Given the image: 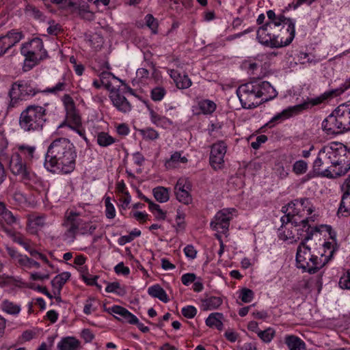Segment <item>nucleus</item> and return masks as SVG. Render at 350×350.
Masks as SVG:
<instances>
[{"instance_id":"nucleus-1","label":"nucleus","mask_w":350,"mask_h":350,"mask_svg":"<svg viewBox=\"0 0 350 350\" xmlns=\"http://www.w3.org/2000/svg\"><path fill=\"white\" fill-rule=\"evenodd\" d=\"M313 169L329 178L343 176L350 170V150L341 143L332 142L319 150Z\"/></svg>"},{"instance_id":"nucleus-2","label":"nucleus","mask_w":350,"mask_h":350,"mask_svg":"<svg viewBox=\"0 0 350 350\" xmlns=\"http://www.w3.org/2000/svg\"><path fill=\"white\" fill-rule=\"evenodd\" d=\"M76 158L75 148L70 141L59 138L50 144L44 165L49 172L66 174L75 170Z\"/></svg>"},{"instance_id":"nucleus-3","label":"nucleus","mask_w":350,"mask_h":350,"mask_svg":"<svg viewBox=\"0 0 350 350\" xmlns=\"http://www.w3.org/2000/svg\"><path fill=\"white\" fill-rule=\"evenodd\" d=\"M237 94L243 108L252 109L258 106L262 101L273 99L277 92L268 81L254 80L239 86Z\"/></svg>"},{"instance_id":"nucleus-4","label":"nucleus","mask_w":350,"mask_h":350,"mask_svg":"<svg viewBox=\"0 0 350 350\" xmlns=\"http://www.w3.org/2000/svg\"><path fill=\"white\" fill-rule=\"evenodd\" d=\"M281 227L278 231V237L286 244H294L298 241L301 243L307 242L312 239L314 234L318 231L308 224L298 222L297 220L284 219Z\"/></svg>"},{"instance_id":"nucleus-5","label":"nucleus","mask_w":350,"mask_h":350,"mask_svg":"<svg viewBox=\"0 0 350 350\" xmlns=\"http://www.w3.org/2000/svg\"><path fill=\"white\" fill-rule=\"evenodd\" d=\"M54 107V104L44 103L42 106L30 105L21 113L19 125L24 131L34 132L41 131L46 121V115L49 112V107Z\"/></svg>"},{"instance_id":"nucleus-6","label":"nucleus","mask_w":350,"mask_h":350,"mask_svg":"<svg viewBox=\"0 0 350 350\" xmlns=\"http://www.w3.org/2000/svg\"><path fill=\"white\" fill-rule=\"evenodd\" d=\"M282 211L286 215L281 217L282 223L284 219L297 220L298 222L308 224L309 221H314L318 215L312 202L308 198L296 199L282 207Z\"/></svg>"},{"instance_id":"nucleus-7","label":"nucleus","mask_w":350,"mask_h":350,"mask_svg":"<svg viewBox=\"0 0 350 350\" xmlns=\"http://www.w3.org/2000/svg\"><path fill=\"white\" fill-rule=\"evenodd\" d=\"M340 88L327 91L319 97L310 99L307 101L304 102L301 104L297 105L295 106L289 107L284 109L282 111L275 114L269 122L267 124L269 127L273 126L275 124L281 122L285 120H287L293 116H295L302 111L308 109L314 105L321 104L324 100L337 97L341 95L342 93H339Z\"/></svg>"},{"instance_id":"nucleus-8","label":"nucleus","mask_w":350,"mask_h":350,"mask_svg":"<svg viewBox=\"0 0 350 350\" xmlns=\"http://www.w3.org/2000/svg\"><path fill=\"white\" fill-rule=\"evenodd\" d=\"M21 53L25 57L23 69L27 72L47 57V51L44 49L42 40L35 38L21 45Z\"/></svg>"},{"instance_id":"nucleus-9","label":"nucleus","mask_w":350,"mask_h":350,"mask_svg":"<svg viewBox=\"0 0 350 350\" xmlns=\"http://www.w3.org/2000/svg\"><path fill=\"white\" fill-rule=\"evenodd\" d=\"M306 243H301L297 247L296 254L297 266L304 271L314 273L325 265V262L322 258L312 254L310 248L306 245Z\"/></svg>"},{"instance_id":"nucleus-10","label":"nucleus","mask_w":350,"mask_h":350,"mask_svg":"<svg viewBox=\"0 0 350 350\" xmlns=\"http://www.w3.org/2000/svg\"><path fill=\"white\" fill-rule=\"evenodd\" d=\"M40 92L41 91L34 87L31 81L18 80L12 83L9 91L8 94L10 98L9 106L14 107L20 100L32 98Z\"/></svg>"},{"instance_id":"nucleus-11","label":"nucleus","mask_w":350,"mask_h":350,"mask_svg":"<svg viewBox=\"0 0 350 350\" xmlns=\"http://www.w3.org/2000/svg\"><path fill=\"white\" fill-rule=\"evenodd\" d=\"M59 133L66 135L72 137L68 131H73L79 135L83 140L88 142L86 132L83 125L82 119L79 112L76 110L66 113L64 122L58 126Z\"/></svg>"},{"instance_id":"nucleus-12","label":"nucleus","mask_w":350,"mask_h":350,"mask_svg":"<svg viewBox=\"0 0 350 350\" xmlns=\"http://www.w3.org/2000/svg\"><path fill=\"white\" fill-rule=\"evenodd\" d=\"M29 165L18 154L12 153L9 168L13 174L18 176L25 184H31L38 180L36 174L29 169Z\"/></svg>"},{"instance_id":"nucleus-13","label":"nucleus","mask_w":350,"mask_h":350,"mask_svg":"<svg viewBox=\"0 0 350 350\" xmlns=\"http://www.w3.org/2000/svg\"><path fill=\"white\" fill-rule=\"evenodd\" d=\"M265 23L261 25L256 31V38L259 43L271 48H278L280 44L278 42V31L280 27L277 23Z\"/></svg>"},{"instance_id":"nucleus-14","label":"nucleus","mask_w":350,"mask_h":350,"mask_svg":"<svg viewBox=\"0 0 350 350\" xmlns=\"http://www.w3.org/2000/svg\"><path fill=\"white\" fill-rule=\"evenodd\" d=\"M233 208H223L218 211L211 222V228L218 233L226 234L229 229L230 221L236 215Z\"/></svg>"},{"instance_id":"nucleus-15","label":"nucleus","mask_w":350,"mask_h":350,"mask_svg":"<svg viewBox=\"0 0 350 350\" xmlns=\"http://www.w3.org/2000/svg\"><path fill=\"white\" fill-rule=\"evenodd\" d=\"M296 21L293 18L286 19L282 25L277 29L278 42L280 44L278 48L290 44L295 36Z\"/></svg>"},{"instance_id":"nucleus-16","label":"nucleus","mask_w":350,"mask_h":350,"mask_svg":"<svg viewBox=\"0 0 350 350\" xmlns=\"http://www.w3.org/2000/svg\"><path fill=\"white\" fill-rule=\"evenodd\" d=\"M227 148L226 144L221 140L217 141L211 146L209 163L214 170H217L223 167Z\"/></svg>"},{"instance_id":"nucleus-17","label":"nucleus","mask_w":350,"mask_h":350,"mask_svg":"<svg viewBox=\"0 0 350 350\" xmlns=\"http://www.w3.org/2000/svg\"><path fill=\"white\" fill-rule=\"evenodd\" d=\"M191 187V183L188 178H180L174 187V193L176 200L185 205L192 204Z\"/></svg>"},{"instance_id":"nucleus-18","label":"nucleus","mask_w":350,"mask_h":350,"mask_svg":"<svg viewBox=\"0 0 350 350\" xmlns=\"http://www.w3.org/2000/svg\"><path fill=\"white\" fill-rule=\"evenodd\" d=\"M322 128L327 135H336L346 131L335 110L323 121Z\"/></svg>"},{"instance_id":"nucleus-19","label":"nucleus","mask_w":350,"mask_h":350,"mask_svg":"<svg viewBox=\"0 0 350 350\" xmlns=\"http://www.w3.org/2000/svg\"><path fill=\"white\" fill-rule=\"evenodd\" d=\"M104 310L110 314H113L119 321L132 325L138 323L137 317L122 306L114 305L109 308H105Z\"/></svg>"},{"instance_id":"nucleus-20","label":"nucleus","mask_w":350,"mask_h":350,"mask_svg":"<svg viewBox=\"0 0 350 350\" xmlns=\"http://www.w3.org/2000/svg\"><path fill=\"white\" fill-rule=\"evenodd\" d=\"M24 38L22 31L12 29L5 36L0 37V56L5 54L7 51L19 42Z\"/></svg>"},{"instance_id":"nucleus-21","label":"nucleus","mask_w":350,"mask_h":350,"mask_svg":"<svg viewBox=\"0 0 350 350\" xmlns=\"http://www.w3.org/2000/svg\"><path fill=\"white\" fill-rule=\"evenodd\" d=\"M81 224H83V220L79 218L78 214L75 212L67 213L64 222V225L67 228L65 235L67 237L74 239L75 235L78 232L79 233V228Z\"/></svg>"},{"instance_id":"nucleus-22","label":"nucleus","mask_w":350,"mask_h":350,"mask_svg":"<svg viewBox=\"0 0 350 350\" xmlns=\"http://www.w3.org/2000/svg\"><path fill=\"white\" fill-rule=\"evenodd\" d=\"M186 211L185 209L179 206L176 210V214L174 219H168V221L171 224L172 227L174 229L176 232L180 233L185 232L187 228L186 221Z\"/></svg>"},{"instance_id":"nucleus-23","label":"nucleus","mask_w":350,"mask_h":350,"mask_svg":"<svg viewBox=\"0 0 350 350\" xmlns=\"http://www.w3.org/2000/svg\"><path fill=\"white\" fill-rule=\"evenodd\" d=\"M36 150V148L35 146H30L25 144H18L13 153L18 154L23 161L29 165L33 160L37 159Z\"/></svg>"},{"instance_id":"nucleus-24","label":"nucleus","mask_w":350,"mask_h":350,"mask_svg":"<svg viewBox=\"0 0 350 350\" xmlns=\"http://www.w3.org/2000/svg\"><path fill=\"white\" fill-rule=\"evenodd\" d=\"M329 234V238L323 243V253L320 257L323 258L325 265L332 258L337 247L336 233L330 230Z\"/></svg>"},{"instance_id":"nucleus-25","label":"nucleus","mask_w":350,"mask_h":350,"mask_svg":"<svg viewBox=\"0 0 350 350\" xmlns=\"http://www.w3.org/2000/svg\"><path fill=\"white\" fill-rule=\"evenodd\" d=\"M151 122L158 127L164 129H170L174 126V122L168 118L155 112L152 108L148 107Z\"/></svg>"},{"instance_id":"nucleus-26","label":"nucleus","mask_w":350,"mask_h":350,"mask_svg":"<svg viewBox=\"0 0 350 350\" xmlns=\"http://www.w3.org/2000/svg\"><path fill=\"white\" fill-rule=\"evenodd\" d=\"M187 162V157L183 155L182 151H176L165 161V167L167 169H175L179 167L183 164H186Z\"/></svg>"},{"instance_id":"nucleus-27","label":"nucleus","mask_w":350,"mask_h":350,"mask_svg":"<svg viewBox=\"0 0 350 350\" xmlns=\"http://www.w3.org/2000/svg\"><path fill=\"white\" fill-rule=\"evenodd\" d=\"M335 113L338 115V118L343 124L346 131L350 130V105L349 101L340 105L336 109Z\"/></svg>"},{"instance_id":"nucleus-28","label":"nucleus","mask_w":350,"mask_h":350,"mask_svg":"<svg viewBox=\"0 0 350 350\" xmlns=\"http://www.w3.org/2000/svg\"><path fill=\"white\" fill-rule=\"evenodd\" d=\"M168 74L178 89H187L192 84L191 80L187 75H181L177 70L173 69L168 70Z\"/></svg>"},{"instance_id":"nucleus-29","label":"nucleus","mask_w":350,"mask_h":350,"mask_svg":"<svg viewBox=\"0 0 350 350\" xmlns=\"http://www.w3.org/2000/svg\"><path fill=\"white\" fill-rule=\"evenodd\" d=\"M70 276L71 274L70 272L64 271L53 278V279L51 280V285L53 287L54 296L60 295L62 287L70 278Z\"/></svg>"},{"instance_id":"nucleus-30","label":"nucleus","mask_w":350,"mask_h":350,"mask_svg":"<svg viewBox=\"0 0 350 350\" xmlns=\"http://www.w3.org/2000/svg\"><path fill=\"white\" fill-rule=\"evenodd\" d=\"M58 350H80L81 342L74 336L62 338L57 343Z\"/></svg>"},{"instance_id":"nucleus-31","label":"nucleus","mask_w":350,"mask_h":350,"mask_svg":"<svg viewBox=\"0 0 350 350\" xmlns=\"http://www.w3.org/2000/svg\"><path fill=\"white\" fill-rule=\"evenodd\" d=\"M110 98L113 103V105L117 108L118 110L124 113L128 112L131 110V105L124 96L115 92L111 94Z\"/></svg>"},{"instance_id":"nucleus-32","label":"nucleus","mask_w":350,"mask_h":350,"mask_svg":"<svg viewBox=\"0 0 350 350\" xmlns=\"http://www.w3.org/2000/svg\"><path fill=\"white\" fill-rule=\"evenodd\" d=\"M0 309L4 313L16 317L21 311V306L9 299H3L0 304Z\"/></svg>"},{"instance_id":"nucleus-33","label":"nucleus","mask_w":350,"mask_h":350,"mask_svg":"<svg viewBox=\"0 0 350 350\" xmlns=\"http://www.w3.org/2000/svg\"><path fill=\"white\" fill-rule=\"evenodd\" d=\"M17 218L8 210L3 202H0V224L12 226L16 224Z\"/></svg>"},{"instance_id":"nucleus-34","label":"nucleus","mask_w":350,"mask_h":350,"mask_svg":"<svg viewBox=\"0 0 350 350\" xmlns=\"http://www.w3.org/2000/svg\"><path fill=\"white\" fill-rule=\"evenodd\" d=\"M20 245L23 246L24 249L28 252L32 257L41 260L51 269H54V265L48 260L46 256L34 249H32L28 242L25 241L24 243H20Z\"/></svg>"},{"instance_id":"nucleus-35","label":"nucleus","mask_w":350,"mask_h":350,"mask_svg":"<svg viewBox=\"0 0 350 350\" xmlns=\"http://www.w3.org/2000/svg\"><path fill=\"white\" fill-rule=\"evenodd\" d=\"M148 293L154 298H157L163 303L169 301V297L165 291L159 285L154 284L148 288Z\"/></svg>"},{"instance_id":"nucleus-36","label":"nucleus","mask_w":350,"mask_h":350,"mask_svg":"<svg viewBox=\"0 0 350 350\" xmlns=\"http://www.w3.org/2000/svg\"><path fill=\"white\" fill-rule=\"evenodd\" d=\"M285 343L289 350H306L305 342L296 336H286L285 337Z\"/></svg>"},{"instance_id":"nucleus-37","label":"nucleus","mask_w":350,"mask_h":350,"mask_svg":"<svg viewBox=\"0 0 350 350\" xmlns=\"http://www.w3.org/2000/svg\"><path fill=\"white\" fill-rule=\"evenodd\" d=\"M152 194L157 202L165 203L170 200V189L165 187L158 186L152 189Z\"/></svg>"},{"instance_id":"nucleus-38","label":"nucleus","mask_w":350,"mask_h":350,"mask_svg":"<svg viewBox=\"0 0 350 350\" xmlns=\"http://www.w3.org/2000/svg\"><path fill=\"white\" fill-rule=\"evenodd\" d=\"M72 3L75 4L74 7H70L68 10L69 14H75L77 13L79 15L81 16H84L85 14H91L92 13L90 11V6L86 3H81L80 0H72Z\"/></svg>"},{"instance_id":"nucleus-39","label":"nucleus","mask_w":350,"mask_h":350,"mask_svg":"<svg viewBox=\"0 0 350 350\" xmlns=\"http://www.w3.org/2000/svg\"><path fill=\"white\" fill-rule=\"evenodd\" d=\"M222 319L223 314L221 313H211L206 319L205 323L210 327H215L218 330H222L224 327Z\"/></svg>"},{"instance_id":"nucleus-40","label":"nucleus","mask_w":350,"mask_h":350,"mask_svg":"<svg viewBox=\"0 0 350 350\" xmlns=\"http://www.w3.org/2000/svg\"><path fill=\"white\" fill-rule=\"evenodd\" d=\"M16 265L25 271L33 268L38 269L40 267L38 262L23 254L20 256V259H18Z\"/></svg>"},{"instance_id":"nucleus-41","label":"nucleus","mask_w":350,"mask_h":350,"mask_svg":"<svg viewBox=\"0 0 350 350\" xmlns=\"http://www.w3.org/2000/svg\"><path fill=\"white\" fill-rule=\"evenodd\" d=\"M98 145L101 147H108L113 144L116 142L114 137L111 136L108 133L101 131L98 132L96 136Z\"/></svg>"},{"instance_id":"nucleus-42","label":"nucleus","mask_w":350,"mask_h":350,"mask_svg":"<svg viewBox=\"0 0 350 350\" xmlns=\"http://www.w3.org/2000/svg\"><path fill=\"white\" fill-rule=\"evenodd\" d=\"M223 303L219 297L211 296L203 301L202 306L204 310H212L218 308Z\"/></svg>"},{"instance_id":"nucleus-43","label":"nucleus","mask_w":350,"mask_h":350,"mask_svg":"<svg viewBox=\"0 0 350 350\" xmlns=\"http://www.w3.org/2000/svg\"><path fill=\"white\" fill-rule=\"evenodd\" d=\"M344 193L342 198L339 210L340 212L345 213L347 215L350 214V186L343 187Z\"/></svg>"},{"instance_id":"nucleus-44","label":"nucleus","mask_w":350,"mask_h":350,"mask_svg":"<svg viewBox=\"0 0 350 350\" xmlns=\"http://www.w3.org/2000/svg\"><path fill=\"white\" fill-rule=\"evenodd\" d=\"M98 301L94 297H89L84 303L83 312L87 315H90L95 312L98 306Z\"/></svg>"},{"instance_id":"nucleus-45","label":"nucleus","mask_w":350,"mask_h":350,"mask_svg":"<svg viewBox=\"0 0 350 350\" xmlns=\"http://www.w3.org/2000/svg\"><path fill=\"white\" fill-rule=\"evenodd\" d=\"M198 107L203 114H211L216 109V104L210 100H202L198 103Z\"/></svg>"},{"instance_id":"nucleus-46","label":"nucleus","mask_w":350,"mask_h":350,"mask_svg":"<svg viewBox=\"0 0 350 350\" xmlns=\"http://www.w3.org/2000/svg\"><path fill=\"white\" fill-rule=\"evenodd\" d=\"M68 86L67 83L64 78L62 79L61 81H58L54 86L51 88H47L44 90L42 91V92L47 94H52L57 95L60 92H62L66 90Z\"/></svg>"},{"instance_id":"nucleus-47","label":"nucleus","mask_w":350,"mask_h":350,"mask_svg":"<svg viewBox=\"0 0 350 350\" xmlns=\"http://www.w3.org/2000/svg\"><path fill=\"white\" fill-rule=\"evenodd\" d=\"M149 211L157 221H164L167 219V212L163 211L158 204H151Z\"/></svg>"},{"instance_id":"nucleus-48","label":"nucleus","mask_w":350,"mask_h":350,"mask_svg":"<svg viewBox=\"0 0 350 350\" xmlns=\"http://www.w3.org/2000/svg\"><path fill=\"white\" fill-rule=\"evenodd\" d=\"M257 335L262 342L269 343L274 338L275 331L272 327H268L263 331L260 329Z\"/></svg>"},{"instance_id":"nucleus-49","label":"nucleus","mask_w":350,"mask_h":350,"mask_svg":"<svg viewBox=\"0 0 350 350\" xmlns=\"http://www.w3.org/2000/svg\"><path fill=\"white\" fill-rule=\"evenodd\" d=\"M139 133L145 140H155L159 138V133L153 128L147 127L139 130Z\"/></svg>"},{"instance_id":"nucleus-50","label":"nucleus","mask_w":350,"mask_h":350,"mask_svg":"<svg viewBox=\"0 0 350 350\" xmlns=\"http://www.w3.org/2000/svg\"><path fill=\"white\" fill-rule=\"evenodd\" d=\"M267 16L269 21L265 23H274L273 22H275L277 23V27H280L282 25V23L284 22L286 19L288 18L282 15L276 16L275 12L271 10H269L267 12Z\"/></svg>"},{"instance_id":"nucleus-51","label":"nucleus","mask_w":350,"mask_h":350,"mask_svg":"<svg viewBox=\"0 0 350 350\" xmlns=\"http://www.w3.org/2000/svg\"><path fill=\"white\" fill-rule=\"evenodd\" d=\"M105 291L107 293H115L118 295H123L125 293V290L122 288L120 284L118 282L107 283Z\"/></svg>"},{"instance_id":"nucleus-52","label":"nucleus","mask_w":350,"mask_h":350,"mask_svg":"<svg viewBox=\"0 0 350 350\" xmlns=\"http://www.w3.org/2000/svg\"><path fill=\"white\" fill-rule=\"evenodd\" d=\"M105 215L108 219H113L116 215L115 206L111 202V198L109 196H105Z\"/></svg>"},{"instance_id":"nucleus-53","label":"nucleus","mask_w":350,"mask_h":350,"mask_svg":"<svg viewBox=\"0 0 350 350\" xmlns=\"http://www.w3.org/2000/svg\"><path fill=\"white\" fill-rule=\"evenodd\" d=\"M45 224V217L44 216H32L29 219V226L36 230L42 227Z\"/></svg>"},{"instance_id":"nucleus-54","label":"nucleus","mask_w":350,"mask_h":350,"mask_svg":"<svg viewBox=\"0 0 350 350\" xmlns=\"http://www.w3.org/2000/svg\"><path fill=\"white\" fill-rule=\"evenodd\" d=\"M166 94V90L163 87H156L151 90L150 97L152 100L159 102L163 99Z\"/></svg>"},{"instance_id":"nucleus-55","label":"nucleus","mask_w":350,"mask_h":350,"mask_svg":"<svg viewBox=\"0 0 350 350\" xmlns=\"http://www.w3.org/2000/svg\"><path fill=\"white\" fill-rule=\"evenodd\" d=\"M97 226L92 222H85L83 221V224L81 225L79 228V233L84 235L92 234L96 230Z\"/></svg>"},{"instance_id":"nucleus-56","label":"nucleus","mask_w":350,"mask_h":350,"mask_svg":"<svg viewBox=\"0 0 350 350\" xmlns=\"http://www.w3.org/2000/svg\"><path fill=\"white\" fill-rule=\"evenodd\" d=\"M239 297L243 303H250L254 299V293L251 289L243 288L240 291Z\"/></svg>"},{"instance_id":"nucleus-57","label":"nucleus","mask_w":350,"mask_h":350,"mask_svg":"<svg viewBox=\"0 0 350 350\" xmlns=\"http://www.w3.org/2000/svg\"><path fill=\"white\" fill-rule=\"evenodd\" d=\"M66 113L76 110L75 104L72 98L69 94H64L62 98Z\"/></svg>"},{"instance_id":"nucleus-58","label":"nucleus","mask_w":350,"mask_h":350,"mask_svg":"<svg viewBox=\"0 0 350 350\" xmlns=\"http://www.w3.org/2000/svg\"><path fill=\"white\" fill-rule=\"evenodd\" d=\"M308 170V164L303 160L297 161L293 167V172L297 174H303L306 172Z\"/></svg>"},{"instance_id":"nucleus-59","label":"nucleus","mask_w":350,"mask_h":350,"mask_svg":"<svg viewBox=\"0 0 350 350\" xmlns=\"http://www.w3.org/2000/svg\"><path fill=\"white\" fill-rule=\"evenodd\" d=\"M50 1L57 5L61 10L67 12H68L70 7L75 6V4L72 3V0H50Z\"/></svg>"},{"instance_id":"nucleus-60","label":"nucleus","mask_w":350,"mask_h":350,"mask_svg":"<svg viewBox=\"0 0 350 350\" xmlns=\"http://www.w3.org/2000/svg\"><path fill=\"white\" fill-rule=\"evenodd\" d=\"M146 25L152 30L154 33H157L158 23L156 18L152 14H147L145 16Z\"/></svg>"},{"instance_id":"nucleus-61","label":"nucleus","mask_w":350,"mask_h":350,"mask_svg":"<svg viewBox=\"0 0 350 350\" xmlns=\"http://www.w3.org/2000/svg\"><path fill=\"white\" fill-rule=\"evenodd\" d=\"M181 312L185 317L192 319L196 315L197 309L193 306H187L182 308Z\"/></svg>"},{"instance_id":"nucleus-62","label":"nucleus","mask_w":350,"mask_h":350,"mask_svg":"<svg viewBox=\"0 0 350 350\" xmlns=\"http://www.w3.org/2000/svg\"><path fill=\"white\" fill-rule=\"evenodd\" d=\"M185 256L191 260H193L196 258L198 251L193 245H187L183 249Z\"/></svg>"},{"instance_id":"nucleus-63","label":"nucleus","mask_w":350,"mask_h":350,"mask_svg":"<svg viewBox=\"0 0 350 350\" xmlns=\"http://www.w3.org/2000/svg\"><path fill=\"white\" fill-rule=\"evenodd\" d=\"M338 285L341 288L350 289V274L348 271L340 277Z\"/></svg>"},{"instance_id":"nucleus-64","label":"nucleus","mask_w":350,"mask_h":350,"mask_svg":"<svg viewBox=\"0 0 350 350\" xmlns=\"http://www.w3.org/2000/svg\"><path fill=\"white\" fill-rule=\"evenodd\" d=\"M243 66L250 74H254L260 65L256 62L248 60L243 63Z\"/></svg>"}]
</instances>
